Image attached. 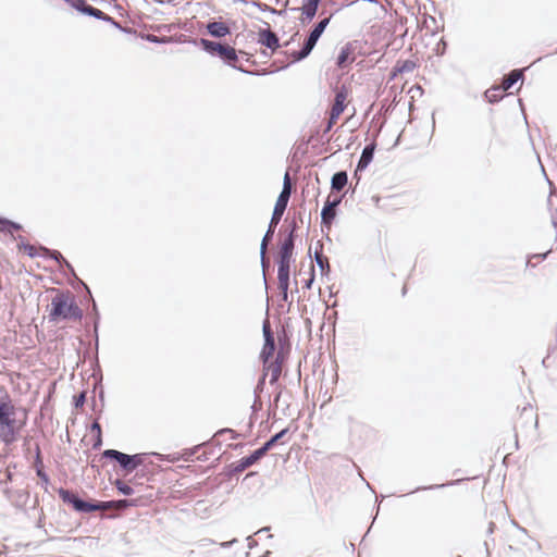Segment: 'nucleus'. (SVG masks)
Listing matches in <instances>:
<instances>
[{
	"instance_id": "f257e3e1",
	"label": "nucleus",
	"mask_w": 557,
	"mask_h": 557,
	"mask_svg": "<svg viewBox=\"0 0 557 557\" xmlns=\"http://www.w3.org/2000/svg\"><path fill=\"white\" fill-rule=\"evenodd\" d=\"M188 42L199 46L206 53H208L210 57L219 58L224 64L242 72L245 74H253L250 71H247L240 65H237L238 61V53L235 48L230 46L226 42L222 41H214L209 40L207 38H200V39H190Z\"/></svg>"
},
{
	"instance_id": "f03ea898",
	"label": "nucleus",
	"mask_w": 557,
	"mask_h": 557,
	"mask_svg": "<svg viewBox=\"0 0 557 557\" xmlns=\"http://www.w3.org/2000/svg\"><path fill=\"white\" fill-rule=\"evenodd\" d=\"M83 310L76 304L74 296L69 292H58L52 298L49 309V322L60 320H81Z\"/></svg>"
},
{
	"instance_id": "7ed1b4c3",
	"label": "nucleus",
	"mask_w": 557,
	"mask_h": 557,
	"mask_svg": "<svg viewBox=\"0 0 557 557\" xmlns=\"http://www.w3.org/2000/svg\"><path fill=\"white\" fill-rule=\"evenodd\" d=\"M15 407L8 394L0 396V440L5 445H11L16 441L21 425H16Z\"/></svg>"
},
{
	"instance_id": "20e7f679",
	"label": "nucleus",
	"mask_w": 557,
	"mask_h": 557,
	"mask_svg": "<svg viewBox=\"0 0 557 557\" xmlns=\"http://www.w3.org/2000/svg\"><path fill=\"white\" fill-rule=\"evenodd\" d=\"M292 193H293V184H292L289 173L287 171L284 175L282 190L276 199L275 205H274V209L272 212L270 223L268 225V230L265 231V234L263 235L264 239H267V240L273 239L275 228L284 215V212L288 206Z\"/></svg>"
},
{
	"instance_id": "39448f33",
	"label": "nucleus",
	"mask_w": 557,
	"mask_h": 557,
	"mask_svg": "<svg viewBox=\"0 0 557 557\" xmlns=\"http://www.w3.org/2000/svg\"><path fill=\"white\" fill-rule=\"evenodd\" d=\"M61 500L71 506L76 512L90 513L97 510H104L109 503H100L96 499H83L77 492L59 487L57 490Z\"/></svg>"
},
{
	"instance_id": "423d86ee",
	"label": "nucleus",
	"mask_w": 557,
	"mask_h": 557,
	"mask_svg": "<svg viewBox=\"0 0 557 557\" xmlns=\"http://www.w3.org/2000/svg\"><path fill=\"white\" fill-rule=\"evenodd\" d=\"M333 17V13L330 14L327 17H324L320 20L318 23L313 25V27L310 29L309 34L305 38L302 46L299 50H295L290 53L292 62H299L309 57V54L314 49L317 42L319 41L320 37L324 33L325 28L331 22V18Z\"/></svg>"
},
{
	"instance_id": "0eeeda50",
	"label": "nucleus",
	"mask_w": 557,
	"mask_h": 557,
	"mask_svg": "<svg viewBox=\"0 0 557 557\" xmlns=\"http://www.w3.org/2000/svg\"><path fill=\"white\" fill-rule=\"evenodd\" d=\"M292 261V257L275 256V262L277 264V287L280 289L281 299L285 302L288 301Z\"/></svg>"
},
{
	"instance_id": "6e6552de",
	"label": "nucleus",
	"mask_w": 557,
	"mask_h": 557,
	"mask_svg": "<svg viewBox=\"0 0 557 557\" xmlns=\"http://www.w3.org/2000/svg\"><path fill=\"white\" fill-rule=\"evenodd\" d=\"M298 228L299 226L295 219L289 222L285 236L278 243V251L276 253L277 256L293 258Z\"/></svg>"
},
{
	"instance_id": "1a4fd4ad",
	"label": "nucleus",
	"mask_w": 557,
	"mask_h": 557,
	"mask_svg": "<svg viewBox=\"0 0 557 557\" xmlns=\"http://www.w3.org/2000/svg\"><path fill=\"white\" fill-rule=\"evenodd\" d=\"M102 458L116 462L123 475H128L135 470L133 469L129 454L122 453L116 449H106L101 454Z\"/></svg>"
},
{
	"instance_id": "9d476101",
	"label": "nucleus",
	"mask_w": 557,
	"mask_h": 557,
	"mask_svg": "<svg viewBox=\"0 0 557 557\" xmlns=\"http://www.w3.org/2000/svg\"><path fill=\"white\" fill-rule=\"evenodd\" d=\"M345 100H346V94L344 90L337 91L335 94V98H334V102H333V106H332V109L330 112V116H329L327 123L323 131L324 134H327L332 129L336 120L339 117V115L346 109Z\"/></svg>"
},
{
	"instance_id": "9b49d317",
	"label": "nucleus",
	"mask_w": 557,
	"mask_h": 557,
	"mask_svg": "<svg viewBox=\"0 0 557 557\" xmlns=\"http://www.w3.org/2000/svg\"><path fill=\"white\" fill-rule=\"evenodd\" d=\"M267 28H260L258 32V44L270 49L272 52L282 47L278 36L271 29L269 23Z\"/></svg>"
},
{
	"instance_id": "f8f14e48",
	"label": "nucleus",
	"mask_w": 557,
	"mask_h": 557,
	"mask_svg": "<svg viewBox=\"0 0 557 557\" xmlns=\"http://www.w3.org/2000/svg\"><path fill=\"white\" fill-rule=\"evenodd\" d=\"M205 29L209 36L218 39L224 38L232 34L230 25L222 21V17H220L219 20H209L208 23L205 25Z\"/></svg>"
},
{
	"instance_id": "ddd939ff",
	"label": "nucleus",
	"mask_w": 557,
	"mask_h": 557,
	"mask_svg": "<svg viewBox=\"0 0 557 557\" xmlns=\"http://www.w3.org/2000/svg\"><path fill=\"white\" fill-rule=\"evenodd\" d=\"M257 461L255 460L252 454H249L248 456H245L240 458L239 460L232 462L230 465H226L223 468V474L231 479L234 475H237L238 473H242L246 469H248L250 466L255 465Z\"/></svg>"
},
{
	"instance_id": "4468645a",
	"label": "nucleus",
	"mask_w": 557,
	"mask_h": 557,
	"mask_svg": "<svg viewBox=\"0 0 557 557\" xmlns=\"http://www.w3.org/2000/svg\"><path fill=\"white\" fill-rule=\"evenodd\" d=\"M343 200V196L335 198L334 200H327L321 210V225L331 227L332 223L336 218V208Z\"/></svg>"
},
{
	"instance_id": "2eb2a0df",
	"label": "nucleus",
	"mask_w": 557,
	"mask_h": 557,
	"mask_svg": "<svg viewBox=\"0 0 557 557\" xmlns=\"http://www.w3.org/2000/svg\"><path fill=\"white\" fill-rule=\"evenodd\" d=\"M320 3L321 1L319 0H302V5L300 8H293L292 11L300 10V23L306 25L315 17Z\"/></svg>"
},
{
	"instance_id": "dca6fc26",
	"label": "nucleus",
	"mask_w": 557,
	"mask_h": 557,
	"mask_svg": "<svg viewBox=\"0 0 557 557\" xmlns=\"http://www.w3.org/2000/svg\"><path fill=\"white\" fill-rule=\"evenodd\" d=\"M375 149V139H373L370 144L364 146L361 156L357 162V172H362L370 165V163L373 161Z\"/></svg>"
},
{
	"instance_id": "f3484780",
	"label": "nucleus",
	"mask_w": 557,
	"mask_h": 557,
	"mask_svg": "<svg viewBox=\"0 0 557 557\" xmlns=\"http://www.w3.org/2000/svg\"><path fill=\"white\" fill-rule=\"evenodd\" d=\"M354 52H355L354 45L351 42L345 44L342 47L339 54L337 55V59H336L337 67L344 69L348 64H351L352 62H355Z\"/></svg>"
},
{
	"instance_id": "a211bd4d",
	"label": "nucleus",
	"mask_w": 557,
	"mask_h": 557,
	"mask_svg": "<svg viewBox=\"0 0 557 557\" xmlns=\"http://www.w3.org/2000/svg\"><path fill=\"white\" fill-rule=\"evenodd\" d=\"M79 284L82 286H84V288L87 292V295H88L89 299L92 302L91 315H92V324H94V336H95L96 348H98V343H99L98 330H99V324H100V313H99L97 304H96L95 299L92 298V295H91V292H90L89 287L83 281H79Z\"/></svg>"
},
{
	"instance_id": "6ab92c4d",
	"label": "nucleus",
	"mask_w": 557,
	"mask_h": 557,
	"mask_svg": "<svg viewBox=\"0 0 557 557\" xmlns=\"http://www.w3.org/2000/svg\"><path fill=\"white\" fill-rule=\"evenodd\" d=\"M67 5L77 11L79 14L92 17L96 13L97 8L87 3L86 0H63Z\"/></svg>"
},
{
	"instance_id": "aec40b11",
	"label": "nucleus",
	"mask_w": 557,
	"mask_h": 557,
	"mask_svg": "<svg viewBox=\"0 0 557 557\" xmlns=\"http://www.w3.org/2000/svg\"><path fill=\"white\" fill-rule=\"evenodd\" d=\"M282 351H278V354L275 357V360L272 362H269L267 364L268 372L271 370V377H270V384L275 385L278 382V379L281 376L282 372Z\"/></svg>"
},
{
	"instance_id": "412c9836",
	"label": "nucleus",
	"mask_w": 557,
	"mask_h": 557,
	"mask_svg": "<svg viewBox=\"0 0 557 557\" xmlns=\"http://www.w3.org/2000/svg\"><path fill=\"white\" fill-rule=\"evenodd\" d=\"M522 69H516L510 71L507 75L503 78V86L502 90L506 91L513 87L519 81H523L524 74Z\"/></svg>"
},
{
	"instance_id": "4be33fe9",
	"label": "nucleus",
	"mask_w": 557,
	"mask_h": 557,
	"mask_svg": "<svg viewBox=\"0 0 557 557\" xmlns=\"http://www.w3.org/2000/svg\"><path fill=\"white\" fill-rule=\"evenodd\" d=\"M271 242L272 240H267V239L262 238L261 244H260V263H261V269H262V273H263V282H264L267 292H268V281H267L265 272L270 269V265H271L270 260L267 257V249Z\"/></svg>"
},
{
	"instance_id": "5701e85b",
	"label": "nucleus",
	"mask_w": 557,
	"mask_h": 557,
	"mask_svg": "<svg viewBox=\"0 0 557 557\" xmlns=\"http://www.w3.org/2000/svg\"><path fill=\"white\" fill-rule=\"evenodd\" d=\"M348 183V174L346 171L335 172L331 177V189L332 191H341L345 188Z\"/></svg>"
},
{
	"instance_id": "b1692460",
	"label": "nucleus",
	"mask_w": 557,
	"mask_h": 557,
	"mask_svg": "<svg viewBox=\"0 0 557 557\" xmlns=\"http://www.w3.org/2000/svg\"><path fill=\"white\" fill-rule=\"evenodd\" d=\"M39 249L41 251L40 257L54 260L60 268H63V264H67V260L62 256L60 251L50 249L42 245H39Z\"/></svg>"
},
{
	"instance_id": "393cba45",
	"label": "nucleus",
	"mask_w": 557,
	"mask_h": 557,
	"mask_svg": "<svg viewBox=\"0 0 557 557\" xmlns=\"http://www.w3.org/2000/svg\"><path fill=\"white\" fill-rule=\"evenodd\" d=\"M17 239H18V244H17V248L20 250H24L26 252V255L29 257V258H36V257H40L41 255V251L40 249L34 247L33 245H30L28 242H26V239L18 235L17 236Z\"/></svg>"
},
{
	"instance_id": "a878e982",
	"label": "nucleus",
	"mask_w": 557,
	"mask_h": 557,
	"mask_svg": "<svg viewBox=\"0 0 557 557\" xmlns=\"http://www.w3.org/2000/svg\"><path fill=\"white\" fill-rule=\"evenodd\" d=\"M275 351V342H264L261 352H260V359L263 363V368H267V364L270 361V359L273 357V354Z\"/></svg>"
},
{
	"instance_id": "bb28decb",
	"label": "nucleus",
	"mask_w": 557,
	"mask_h": 557,
	"mask_svg": "<svg viewBox=\"0 0 557 557\" xmlns=\"http://www.w3.org/2000/svg\"><path fill=\"white\" fill-rule=\"evenodd\" d=\"M23 226L7 218L0 216V232L12 234L14 231H21Z\"/></svg>"
},
{
	"instance_id": "cd10ccee",
	"label": "nucleus",
	"mask_w": 557,
	"mask_h": 557,
	"mask_svg": "<svg viewBox=\"0 0 557 557\" xmlns=\"http://www.w3.org/2000/svg\"><path fill=\"white\" fill-rule=\"evenodd\" d=\"M110 482L116 487L117 492L123 496H131L135 492L131 485H128L121 479H115L114 481Z\"/></svg>"
},
{
	"instance_id": "c85d7f7f",
	"label": "nucleus",
	"mask_w": 557,
	"mask_h": 557,
	"mask_svg": "<svg viewBox=\"0 0 557 557\" xmlns=\"http://www.w3.org/2000/svg\"><path fill=\"white\" fill-rule=\"evenodd\" d=\"M100 503H109L108 507H106L104 509H111L113 507L127 508V507L136 506V500H134V499H126V498L113 499V500H100Z\"/></svg>"
},
{
	"instance_id": "c756f323",
	"label": "nucleus",
	"mask_w": 557,
	"mask_h": 557,
	"mask_svg": "<svg viewBox=\"0 0 557 557\" xmlns=\"http://www.w3.org/2000/svg\"><path fill=\"white\" fill-rule=\"evenodd\" d=\"M485 97L490 103H497L504 98V90L502 87H494L485 91Z\"/></svg>"
},
{
	"instance_id": "7c9ffc66",
	"label": "nucleus",
	"mask_w": 557,
	"mask_h": 557,
	"mask_svg": "<svg viewBox=\"0 0 557 557\" xmlns=\"http://www.w3.org/2000/svg\"><path fill=\"white\" fill-rule=\"evenodd\" d=\"M139 37L143 40H146L148 42L159 44V45L170 42V40H171V37H168V36H156V35H152V34H140Z\"/></svg>"
},
{
	"instance_id": "2f4dec72",
	"label": "nucleus",
	"mask_w": 557,
	"mask_h": 557,
	"mask_svg": "<svg viewBox=\"0 0 557 557\" xmlns=\"http://www.w3.org/2000/svg\"><path fill=\"white\" fill-rule=\"evenodd\" d=\"M396 63H397V71H401L403 74L411 73L417 66L416 62L412 60H409V59L399 60Z\"/></svg>"
},
{
	"instance_id": "473e14b6",
	"label": "nucleus",
	"mask_w": 557,
	"mask_h": 557,
	"mask_svg": "<svg viewBox=\"0 0 557 557\" xmlns=\"http://www.w3.org/2000/svg\"><path fill=\"white\" fill-rule=\"evenodd\" d=\"M94 377H95L94 393L96 392L97 388H99V400L101 401V406L103 407V404H104V391H103V386H102V374H101V372L99 371L98 374L94 373Z\"/></svg>"
},
{
	"instance_id": "72a5a7b5",
	"label": "nucleus",
	"mask_w": 557,
	"mask_h": 557,
	"mask_svg": "<svg viewBox=\"0 0 557 557\" xmlns=\"http://www.w3.org/2000/svg\"><path fill=\"white\" fill-rule=\"evenodd\" d=\"M317 265L320 269L321 276L329 277V275L331 273V265H330L329 258H317Z\"/></svg>"
},
{
	"instance_id": "f704fd0d",
	"label": "nucleus",
	"mask_w": 557,
	"mask_h": 557,
	"mask_svg": "<svg viewBox=\"0 0 557 557\" xmlns=\"http://www.w3.org/2000/svg\"><path fill=\"white\" fill-rule=\"evenodd\" d=\"M210 445L209 442L202 443L200 445H196L193 448H187L183 450L182 458L185 461H188L191 459V457L200 449V448H207Z\"/></svg>"
},
{
	"instance_id": "c9c22d12",
	"label": "nucleus",
	"mask_w": 557,
	"mask_h": 557,
	"mask_svg": "<svg viewBox=\"0 0 557 557\" xmlns=\"http://www.w3.org/2000/svg\"><path fill=\"white\" fill-rule=\"evenodd\" d=\"M267 376H268V369L263 368V372H262L261 376L259 377L258 383L253 391L256 398L260 397L261 393L263 392L264 386H265Z\"/></svg>"
},
{
	"instance_id": "e433bc0d",
	"label": "nucleus",
	"mask_w": 557,
	"mask_h": 557,
	"mask_svg": "<svg viewBox=\"0 0 557 557\" xmlns=\"http://www.w3.org/2000/svg\"><path fill=\"white\" fill-rule=\"evenodd\" d=\"M289 432V428H285L280 432L272 435L265 443L273 448L287 433Z\"/></svg>"
},
{
	"instance_id": "4c0bfd02",
	"label": "nucleus",
	"mask_w": 557,
	"mask_h": 557,
	"mask_svg": "<svg viewBox=\"0 0 557 557\" xmlns=\"http://www.w3.org/2000/svg\"><path fill=\"white\" fill-rule=\"evenodd\" d=\"M262 332H263V339L264 342H275L274 339V333L271 329L270 322L268 319L263 321L262 324Z\"/></svg>"
},
{
	"instance_id": "58836bf2",
	"label": "nucleus",
	"mask_w": 557,
	"mask_h": 557,
	"mask_svg": "<svg viewBox=\"0 0 557 557\" xmlns=\"http://www.w3.org/2000/svg\"><path fill=\"white\" fill-rule=\"evenodd\" d=\"M147 456H148V454H146V453H138V454L129 455L132 465H133V469L136 470L138 467L143 466Z\"/></svg>"
},
{
	"instance_id": "ea45409f",
	"label": "nucleus",
	"mask_w": 557,
	"mask_h": 557,
	"mask_svg": "<svg viewBox=\"0 0 557 557\" xmlns=\"http://www.w3.org/2000/svg\"><path fill=\"white\" fill-rule=\"evenodd\" d=\"M272 448L264 442L261 447L253 450L251 454L255 458V460L258 462L261 458H263L268 451H270Z\"/></svg>"
},
{
	"instance_id": "a19ab883",
	"label": "nucleus",
	"mask_w": 557,
	"mask_h": 557,
	"mask_svg": "<svg viewBox=\"0 0 557 557\" xmlns=\"http://www.w3.org/2000/svg\"><path fill=\"white\" fill-rule=\"evenodd\" d=\"M260 11L262 12H267L269 11L270 13L272 14H277V15H283L285 14V11L284 10H276L274 8H271L270 5H268L267 3H262V2H255L253 3Z\"/></svg>"
},
{
	"instance_id": "79ce46f5",
	"label": "nucleus",
	"mask_w": 557,
	"mask_h": 557,
	"mask_svg": "<svg viewBox=\"0 0 557 557\" xmlns=\"http://www.w3.org/2000/svg\"><path fill=\"white\" fill-rule=\"evenodd\" d=\"M96 13H98V14H94L92 15L94 18L102 21V22H106V23H108V24L113 26V23H114L115 18H113L109 14L104 13L103 11H101L98 8L96 10Z\"/></svg>"
},
{
	"instance_id": "37998d69",
	"label": "nucleus",
	"mask_w": 557,
	"mask_h": 557,
	"mask_svg": "<svg viewBox=\"0 0 557 557\" xmlns=\"http://www.w3.org/2000/svg\"><path fill=\"white\" fill-rule=\"evenodd\" d=\"M86 403V392H82L73 397V406L75 409H82Z\"/></svg>"
},
{
	"instance_id": "c03bdc74",
	"label": "nucleus",
	"mask_w": 557,
	"mask_h": 557,
	"mask_svg": "<svg viewBox=\"0 0 557 557\" xmlns=\"http://www.w3.org/2000/svg\"><path fill=\"white\" fill-rule=\"evenodd\" d=\"M455 483H456V481H450V482L445 483V484H433V485H429V486H419V487L414 488L413 491L409 492L408 494H412V493H416V492H419V491L443 488L445 486L453 485Z\"/></svg>"
},
{
	"instance_id": "a18cd8bd",
	"label": "nucleus",
	"mask_w": 557,
	"mask_h": 557,
	"mask_svg": "<svg viewBox=\"0 0 557 557\" xmlns=\"http://www.w3.org/2000/svg\"><path fill=\"white\" fill-rule=\"evenodd\" d=\"M36 474L40 479L41 486L45 488V491H47L48 490V485L50 484L49 475L47 474V472L45 470H39V469H38V472Z\"/></svg>"
},
{
	"instance_id": "49530a36",
	"label": "nucleus",
	"mask_w": 557,
	"mask_h": 557,
	"mask_svg": "<svg viewBox=\"0 0 557 557\" xmlns=\"http://www.w3.org/2000/svg\"><path fill=\"white\" fill-rule=\"evenodd\" d=\"M314 278H315V272H314V267L313 264H311L310 267V276L304 281V288L306 289H310L312 287V284L314 282Z\"/></svg>"
},
{
	"instance_id": "de8ad7c7",
	"label": "nucleus",
	"mask_w": 557,
	"mask_h": 557,
	"mask_svg": "<svg viewBox=\"0 0 557 557\" xmlns=\"http://www.w3.org/2000/svg\"><path fill=\"white\" fill-rule=\"evenodd\" d=\"M151 455L156 456L159 460H166L170 462H174L180 459V457L176 455H162L159 453H152Z\"/></svg>"
},
{
	"instance_id": "09e8293b",
	"label": "nucleus",
	"mask_w": 557,
	"mask_h": 557,
	"mask_svg": "<svg viewBox=\"0 0 557 557\" xmlns=\"http://www.w3.org/2000/svg\"><path fill=\"white\" fill-rule=\"evenodd\" d=\"M225 433H232V438L233 440H236V438H239L240 437V434L237 433L235 430L233 429H228V428H225V429H221L219 430L214 436H221L222 434H225Z\"/></svg>"
},
{
	"instance_id": "8fccbe9b",
	"label": "nucleus",
	"mask_w": 557,
	"mask_h": 557,
	"mask_svg": "<svg viewBox=\"0 0 557 557\" xmlns=\"http://www.w3.org/2000/svg\"><path fill=\"white\" fill-rule=\"evenodd\" d=\"M102 433L96 434L92 438V449L97 450L100 449L102 446Z\"/></svg>"
},
{
	"instance_id": "3c124183",
	"label": "nucleus",
	"mask_w": 557,
	"mask_h": 557,
	"mask_svg": "<svg viewBox=\"0 0 557 557\" xmlns=\"http://www.w3.org/2000/svg\"><path fill=\"white\" fill-rule=\"evenodd\" d=\"M90 432H91V433H94L95 435H96V434H100V433H102L101 425H100V423L98 422V419H96V420L90 424Z\"/></svg>"
},
{
	"instance_id": "603ef678",
	"label": "nucleus",
	"mask_w": 557,
	"mask_h": 557,
	"mask_svg": "<svg viewBox=\"0 0 557 557\" xmlns=\"http://www.w3.org/2000/svg\"><path fill=\"white\" fill-rule=\"evenodd\" d=\"M34 468H35L36 473L38 472V469L39 470H45L42 457H35V459H34Z\"/></svg>"
},
{
	"instance_id": "864d4df0",
	"label": "nucleus",
	"mask_w": 557,
	"mask_h": 557,
	"mask_svg": "<svg viewBox=\"0 0 557 557\" xmlns=\"http://www.w3.org/2000/svg\"><path fill=\"white\" fill-rule=\"evenodd\" d=\"M62 269H65L70 274H72L73 276L76 277V280L79 282L82 281L81 278H78L75 274V270L73 268V265L67 261V264H63V268Z\"/></svg>"
},
{
	"instance_id": "5fc2aeb1",
	"label": "nucleus",
	"mask_w": 557,
	"mask_h": 557,
	"mask_svg": "<svg viewBox=\"0 0 557 557\" xmlns=\"http://www.w3.org/2000/svg\"><path fill=\"white\" fill-rule=\"evenodd\" d=\"M261 407H262V403L260 400V397H258V398L255 397L253 404L251 406L252 412L260 410Z\"/></svg>"
},
{
	"instance_id": "6e6d98bb",
	"label": "nucleus",
	"mask_w": 557,
	"mask_h": 557,
	"mask_svg": "<svg viewBox=\"0 0 557 557\" xmlns=\"http://www.w3.org/2000/svg\"><path fill=\"white\" fill-rule=\"evenodd\" d=\"M550 252V250L546 251V252H543V253H535V255H532L529 260H528V264L530 263V260L531 258H536L539 260H545L548 256V253Z\"/></svg>"
},
{
	"instance_id": "4d7b16f0",
	"label": "nucleus",
	"mask_w": 557,
	"mask_h": 557,
	"mask_svg": "<svg viewBox=\"0 0 557 557\" xmlns=\"http://www.w3.org/2000/svg\"><path fill=\"white\" fill-rule=\"evenodd\" d=\"M399 74H403L401 71H397V63L393 66L389 73V79H395Z\"/></svg>"
},
{
	"instance_id": "13d9d810",
	"label": "nucleus",
	"mask_w": 557,
	"mask_h": 557,
	"mask_svg": "<svg viewBox=\"0 0 557 557\" xmlns=\"http://www.w3.org/2000/svg\"><path fill=\"white\" fill-rule=\"evenodd\" d=\"M445 48H446V42L442 39L438 44H437V53L438 54H443L444 51H445Z\"/></svg>"
},
{
	"instance_id": "bf43d9fd",
	"label": "nucleus",
	"mask_w": 557,
	"mask_h": 557,
	"mask_svg": "<svg viewBox=\"0 0 557 557\" xmlns=\"http://www.w3.org/2000/svg\"><path fill=\"white\" fill-rule=\"evenodd\" d=\"M445 48H446V42L442 39L438 44H437V53L438 54H443L444 51H445Z\"/></svg>"
},
{
	"instance_id": "052dcab7",
	"label": "nucleus",
	"mask_w": 557,
	"mask_h": 557,
	"mask_svg": "<svg viewBox=\"0 0 557 557\" xmlns=\"http://www.w3.org/2000/svg\"><path fill=\"white\" fill-rule=\"evenodd\" d=\"M210 454H211V453H208L207 450H203V451L201 453V455H199L197 458H198V460H200V461H207V460H209V455H210Z\"/></svg>"
},
{
	"instance_id": "680f3d73",
	"label": "nucleus",
	"mask_w": 557,
	"mask_h": 557,
	"mask_svg": "<svg viewBox=\"0 0 557 557\" xmlns=\"http://www.w3.org/2000/svg\"><path fill=\"white\" fill-rule=\"evenodd\" d=\"M236 542H237V539H233V540L227 541V542H222L220 545L223 548H228V547H231Z\"/></svg>"
},
{
	"instance_id": "e2e57ef3",
	"label": "nucleus",
	"mask_w": 557,
	"mask_h": 557,
	"mask_svg": "<svg viewBox=\"0 0 557 557\" xmlns=\"http://www.w3.org/2000/svg\"><path fill=\"white\" fill-rule=\"evenodd\" d=\"M317 258H327L326 256L323 255L322 252V245H320V250L315 249L314 251V260L317 261Z\"/></svg>"
},
{
	"instance_id": "0e129e2a",
	"label": "nucleus",
	"mask_w": 557,
	"mask_h": 557,
	"mask_svg": "<svg viewBox=\"0 0 557 557\" xmlns=\"http://www.w3.org/2000/svg\"><path fill=\"white\" fill-rule=\"evenodd\" d=\"M247 542H248V547H249V549H252V548H253L255 546H257V544H258V543H257V541H256V540H253L251 536H248V537H247Z\"/></svg>"
},
{
	"instance_id": "69168bd1",
	"label": "nucleus",
	"mask_w": 557,
	"mask_h": 557,
	"mask_svg": "<svg viewBox=\"0 0 557 557\" xmlns=\"http://www.w3.org/2000/svg\"><path fill=\"white\" fill-rule=\"evenodd\" d=\"M122 33H125V34H136V30L134 28H129V27H124L122 26V29L120 30Z\"/></svg>"
},
{
	"instance_id": "338daca9",
	"label": "nucleus",
	"mask_w": 557,
	"mask_h": 557,
	"mask_svg": "<svg viewBox=\"0 0 557 557\" xmlns=\"http://www.w3.org/2000/svg\"><path fill=\"white\" fill-rule=\"evenodd\" d=\"M428 18H429V21H430V25H433V24H434V26H435V27L432 29V34H435V32H436V29H437V26H436V20H435V17H433V16H429Z\"/></svg>"
},
{
	"instance_id": "774afa93",
	"label": "nucleus",
	"mask_w": 557,
	"mask_h": 557,
	"mask_svg": "<svg viewBox=\"0 0 557 557\" xmlns=\"http://www.w3.org/2000/svg\"><path fill=\"white\" fill-rule=\"evenodd\" d=\"M428 18H429V21H430V25H433V24H434V26H435V27L432 29V34H435V32H436V29H437V26H436V20H435V17H433V16H429Z\"/></svg>"
}]
</instances>
